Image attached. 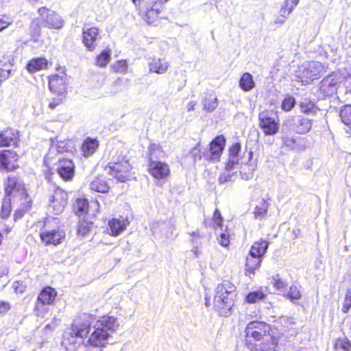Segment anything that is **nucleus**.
Masks as SVG:
<instances>
[{
    "label": "nucleus",
    "mask_w": 351,
    "mask_h": 351,
    "mask_svg": "<svg viewBox=\"0 0 351 351\" xmlns=\"http://www.w3.org/2000/svg\"><path fill=\"white\" fill-rule=\"evenodd\" d=\"M95 315L83 313L77 315L63 334V342L73 345L86 339V345L93 348H104L108 343L117 326L116 318L103 315L95 321Z\"/></svg>",
    "instance_id": "f257e3e1"
},
{
    "label": "nucleus",
    "mask_w": 351,
    "mask_h": 351,
    "mask_svg": "<svg viewBox=\"0 0 351 351\" xmlns=\"http://www.w3.org/2000/svg\"><path fill=\"white\" fill-rule=\"evenodd\" d=\"M282 335L276 326L253 320L244 328L243 343L249 351H277Z\"/></svg>",
    "instance_id": "f03ea898"
},
{
    "label": "nucleus",
    "mask_w": 351,
    "mask_h": 351,
    "mask_svg": "<svg viewBox=\"0 0 351 351\" xmlns=\"http://www.w3.org/2000/svg\"><path fill=\"white\" fill-rule=\"evenodd\" d=\"M237 298V289L230 280H223L215 289L214 307L221 316L227 317L231 313Z\"/></svg>",
    "instance_id": "7ed1b4c3"
},
{
    "label": "nucleus",
    "mask_w": 351,
    "mask_h": 351,
    "mask_svg": "<svg viewBox=\"0 0 351 351\" xmlns=\"http://www.w3.org/2000/svg\"><path fill=\"white\" fill-rule=\"evenodd\" d=\"M109 176L121 182L129 180L134 174L128 157L119 150L112 152L110 161L104 167Z\"/></svg>",
    "instance_id": "20e7f679"
},
{
    "label": "nucleus",
    "mask_w": 351,
    "mask_h": 351,
    "mask_svg": "<svg viewBox=\"0 0 351 351\" xmlns=\"http://www.w3.org/2000/svg\"><path fill=\"white\" fill-rule=\"evenodd\" d=\"M164 152L162 147L156 143H150L147 148V172L156 180H167L171 173L168 163L160 160H156L157 156Z\"/></svg>",
    "instance_id": "39448f33"
},
{
    "label": "nucleus",
    "mask_w": 351,
    "mask_h": 351,
    "mask_svg": "<svg viewBox=\"0 0 351 351\" xmlns=\"http://www.w3.org/2000/svg\"><path fill=\"white\" fill-rule=\"evenodd\" d=\"M57 159L58 167L56 171L60 178L64 182H70L73 180L75 173V165L71 159L60 157L58 152H49L44 159V164L50 168L53 165V160Z\"/></svg>",
    "instance_id": "423d86ee"
},
{
    "label": "nucleus",
    "mask_w": 351,
    "mask_h": 351,
    "mask_svg": "<svg viewBox=\"0 0 351 351\" xmlns=\"http://www.w3.org/2000/svg\"><path fill=\"white\" fill-rule=\"evenodd\" d=\"M4 197L16 199L22 201L24 199L31 198L28 193L26 184L22 179L15 175H9L3 182Z\"/></svg>",
    "instance_id": "0eeeda50"
},
{
    "label": "nucleus",
    "mask_w": 351,
    "mask_h": 351,
    "mask_svg": "<svg viewBox=\"0 0 351 351\" xmlns=\"http://www.w3.org/2000/svg\"><path fill=\"white\" fill-rule=\"evenodd\" d=\"M58 297L57 290L49 286H45L38 293L35 304L34 312L38 316H42L47 311V307L53 306Z\"/></svg>",
    "instance_id": "6e6552de"
},
{
    "label": "nucleus",
    "mask_w": 351,
    "mask_h": 351,
    "mask_svg": "<svg viewBox=\"0 0 351 351\" xmlns=\"http://www.w3.org/2000/svg\"><path fill=\"white\" fill-rule=\"evenodd\" d=\"M258 125L265 136H273L279 132L280 121L272 110H265L258 113Z\"/></svg>",
    "instance_id": "1a4fd4ad"
},
{
    "label": "nucleus",
    "mask_w": 351,
    "mask_h": 351,
    "mask_svg": "<svg viewBox=\"0 0 351 351\" xmlns=\"http://www.w3.org/2000/svg\"><path fill=\"white\" fill-rule=\"evenodd\" d=\"M49 89L51 93L58 96L66 97L69 83L66 80V69L63 68L60 73H53L48 76Z\"/></svg>",
    "instance_id": "9d476101"
},
{
    "label": "nucleus",
    "mask_w": 351,
    "mask_h": 351,
    "mask_svg": "<svg viewBox=\"0 0 351 351\" xmlns=\"http://www.w3.org/2000/svg\"><path fill=\"white\" fill-rule=\"evenodd\" d=\"M165 2L163 0H156L144 10L143 19L149 25H157L164 19Z\"/></svg>",
    "instance_id": "9b49d317"
},
{
    "label": "nucleus",
    "mask_w": 351,
    "mask_h": 351,
    "mask_svg": "<svg viewBox=\"0 0 351 351\" xmlns=\"http://www.w3.org/2000/svg\"><path fill=\"white\" fill-rule=\"evenodd\" d=\"M38 13L44 25L47 28L60 29L64 26L63 19L56 12L46 7H41L38 8Z\"/></svg>",
    "instance_id": "f8f14e48"
},
{
    "label": "nucleus",
    "mask_w": 351,
    "mask_h": 351,
    "mask_svg": "<svg viewBox=\"0 0 351 351\" xmlns=\"http://www.w3.org/2000/svg\"><path fill=\"white\" fill-rule=\"evenodd\" d=\"M341 77L337 74H330L325 77L319 84V93L323 98L330 97L337 94L341 82Z\"/></svg>",
    "instance_id": "ddd939ff"
},
{
    "label": "nucleus",
    "mask_w": 351,
    "mask_h": 351,
    "mask_svg": "<svg viewBox=\"0 0 351 351\" xmlns=\"http://www.w3.org/2000/svg\"><path fill=\"white\" fill-rule=\"evenodd\" d=\"M67 192L60 187H57L50 197L49 208L53 214L59 215L64 211L67 205Z\"/></svg>",
    "instance_id": "4468645a"
},
{
    "label": "nucleus",
    "mask_w": 351,
    "mask_h": 351,
    "mask_svg": "<svg viewBox=\"0 0 351 351\" xmlns=\"http://www.w3.org/2000/svg\"><path fill=\"white\" fill-rule=\"evenodd\" d=\"M39 237L44 245L56 246L64 241L66 234L64 230L58 227L52 230L44 229L40 232Z\"/></svg>",
    "instance_id": "2eb2a0df"
},
{
    "label": "nucleus",
    "mask_w": 351,
    "mask_h": 351,
    "mask_svg": "<svg viewBox=\"0 0 351 351\" xmlns=\"http://www.w3.org/2000/svg\"><path fill=\"white\" fill-rule=\"evenodd\" d=\"M226 140L223 135L215 136L209 143L206 150V160L208 162L219 161L226 146Z\"/></svg>",
    "instance_id": "dca6fc26"
},
{
    "label": "nucleus",
    "mask_w": 351,
    "mask_h": 351,
    "mask_svg": "<svg viewBox=\"0 0 351 351\" xmlns=\"http://www.w3.org/2000/svg\"><path fill=\"white\" fill-rule=\"evenodd\" d=\"M19 154L13 149H0V170L14 171L19 168Z\"/></svg>",
    "instance_id": "f3484780"
},
{
    "label": "nucleus",
    "mask_w": 351,
    "mask_h": 351,
    "mask_svg": "<svg viewBox=\"0 0 351 351\" xmlns=\"http://www.w3.org/2000/svg\"><path fill=\"white\" fill-rule=\"evenodd\" d=\"M319 67L317 62H309L297 75L298 81L303 84H308L319 77Z\"/></svg>",
    "instance_id": "a211bd4d"
},
{
    "label": "nucleus",
    "mask_w": 351,
    "mask_h": 351,
    "mask_svg": "<svg viewBox=\"0 0 351 351\" xmlns=\"http://www.w3.org/2000/svg\"><path fill=\"white\" fill-rule=\"evenodd\" d=\"M82 43L90 51H93L97 47V41L101 38L100 30L97 27L84 28L82 33Z\"/></svg>",
    "instance_id": "6ab92c4d"
},
{
    "label": "nucleus",
    "mask_w": 351,
    "mask_h": 351,
    "mask_svg": "<svg viewBox=\"0 0 351 351\" xmlns=\"http://www.w3.org/2000/svg\"><path fill=\"white\" fill-rule=\"evenodd\" d=\"M128 217L119 215L118 217H112L108 221V234L112 237L119 236L129 225Z\"/></svg>",
    "instance_id": "aec40b11"
},
{
    "label": "nucleus",
    "mask_w": 351,
    "mask_h": 351,
    "mask_svg": "<svg viewBox=\"0 0 351 351\" xmlns=\"http://www.w3.org/2000/svg\"><path fill=\"white\" fill-rule=\"evenodd\" d=\"M20 141L19 131L12 128L0 130V147H16Z\"/></svg>",
    "instance_id": "412c9836"
},
{
    "label": "nucleus",
    "mask_w": 351,
    "mask_h": 351,
    "mask_svg": "<svg viewBox=\"0 0 351 351\" xmlns=\"http://www.w3.org/2000/svg\"><path fill=\"white\" fill-rule=\"evenodd\" d=\"M89 208V201L84 196L77 197L73 199L71 204L72 212L77 216L88 214Z\"/></svg>",
    "instance_id": "4be33fe9"
},
{
    "label": "nucleus",
    "mask_w": 351,
    "mask_h": 351,
    "mask_svg": "<svg viewBox=\"0 0 351 351\" xmlns=\"http://www.w3.org/2000/svg\"><path fill=\"white\" fill-rule=\"evenodd\" d=\"M262 263V258L253 256L252 253L249 252L245 258V274L247 276L251 277L255 274L256 270L258 269Z\"/></svg>",
    "instance_id": "5701e85b"
},
{
    "label": "nucleus",
    "mask_w": 351,
    "mask_h": 351,
    "mask_svg": "<svg viewBox=\"0 0 351 351\" xmlns=\"http://www.w3.org/2000/svg\"><path fill=\"white\" fill-rule=\"evenodd\" d=\"M99 147V141L97 138L86 137L80 146L84 157L88 158L94 154Z\"/></svg>",
    "instance_id": "b1692460"
},
{
    "label": "nucleus",
    "mask_w": 351,
    "mask_h": 351,
    "mask_svg": "<svg viewBox=\"0 0 351 351\" xmlns=\"http://www.w3.org/2000/svg\"><path fill=\"white\" fill-rule=\"evenodd\" d=\"M95 228L96 226H95L93 221L83 218L78 221L77 237L80 239L86 238L93 233Z\"/></svg>",
    "instance_id": "393cba45"
},
{
    "label": "nucleus",
    "mask_w": 351,
    "mask_h": 351,
    "mask_svg": "<svg viewBox=\"0 0 351 351\" xmlns=\"http://www.w3.org/2000/svg\"><path fill=\"white\" fill-rule=\"evenodd\" d=\"M12 63L10 56L7 55L0 56V85L10 75Z\"/></svg>",
    "instance_id": "a878e982"
},
{
    "label": "nucleus",
    "mask_w": 351,
    "mask_h": 351,
    "mask_svg": "<svg viewBox=\"0 0 351 351\" xmlns=\"http://www.w3.org/2000/svg\"><path fill=\"white\" fill-rule=\"evenodd\" d=\"M90 189L95 192L106 193L109 191L110 187L105 176L99 175L90 182Z\"/></svg>",
    "instance_id": "bb28decb"
},
{
    "label": "nucleus",
    "mask_w": 351,
    "mask_h": 351,
    "mask_svg": "<svg viewBox=\"0 0 351 351\" xmlns=\"http://www.w3.org/2000/svg\"><path fill=\"white\" fill-rule=\"evenodd\" d=\"M48 60L42 57L32 58L29 60L25 66L27 71L29 73H35L40 70L48 69Z\"/></svg>",
    "instance_id": "cd10ccee"
},
{
    "label": "nucleus",
    "mask_w": 351,
    "mask_h": 351,
    "mask_svg": "<svg viewBox=\"0 0 351 351\" xmlns=\"http://www.w3.org/2000/svg\"><path fill=\"white\" fill-rule=\"evenodd\" d=\"M149 71L157 74L165 73L169 66V64L162 58H153L149 63Z\"/></svg>",
    "instance_id": "c85d7f7f"
},
{
    "label": "nucleus",
    "mask_w": 351,
    "mask_h": 351,
    "mask_svg": "<svg viewBox=\"0 0 351 351\" xmlns=\"http://www.w3.org/2000/svg\"><path fill=\"white\" fill-rule=\"evenodd\" d=\"M313 121L304 116H299L298 120L294 123L293 130L298 134H304L308 133L312 128Z\"/></svg>",
    "instance_id": "c756f323"
},
{
    "label": "nucleus",
    "mask_w": 351,
    "mask_h": 351,
    "mask_svg": "<svg viewBox=\"0 0 351 351\" xmlns=\"http://www.w3.org/2000/svg\"><path fill=\"white\" fill-rule=\"evenodd\" d=\"M269 244L268 241L261 239L252 243L249 252L252 253L253 256H257L263 258L267 252Z\"/></svg>",
    "instance_id": "7c9ffc66"
},
{
    "label": "nucleus",
    "mask_w": 351,
    "mask_h": 351,
    "mask_svg": "<svg viewBox=\"0 0 351 351\" xmlns=\"http://www.w3.org/2000/svg\"><path fill=\"white\" fill-rule=\"evenodd\" d=\"M21 206L19 208L16 209L13 215V219L14 221H17L21 219L25 214H27L32 206V198L24 199L22 201H19Z\"/></svg>",
    "instance_id": "2f4dec72"
},
{
    "label": "nucleus",
    "mask_w": 351,
    "mask_h": 351,
    "mask_svg": "<svg viewBox=\"0 0 351 351\" xmlns=\"http://www.w3.org/2000/svg\"><path fill=\"white\" fill-rule=\"evenodd\" d=\"M239 87L245 92L252 90L255 87L253 76L248 72L243 73L239 82Z\"/></svg>",
    "instance_id": "473e14b6"
},
{
    "label": "nucleus",
    "mask_w": 351,
    "mask_h": 351,
    "mask_svg": "<svg viewBox=\"0 0 351 351\" xmlns=\"http://www.w3.org/2000/svg\"><path fill=\"white\" fill-rule=\"evenodd\" d=\"M269 203L267 199L263 198L259 203L255 206L253 215L256 219L264 218L268 210Z\"/></svg>",
    "instance_id": "72a5a7b5"
},
{
    "label": "nucleus",
    "mask_w": 351,
    "mask_h": 351,
    "mask_svg": "<svg viewBox=\"0 0 351 351\" xmlns=\"http://www.w3.org/2000/svg\"><path fill=\"white\" fill-rule=\"evenodd\" d=\"M278 323L284 327V331L290 333L291 335H296L298 332V328L296 327V323L291 318H285L279 319Z\"/></svg>",
    "instance_id": "f704fd0d"
},
{
    "label": "nucleus",
    "mask_w": 351,
    "mask_h": 351,
    "mask_svg": "<svg viewBox=\"0 0 351 351\" xmlns=\"http://www.w3.org/2000/svg\"><path fill=\"white\" fill-rule=\"evenodd\" d=\"M217 106V98L215 94H206L203 100V108L206 111L211 112Z\"/></svg>",
    "instance_id": "c9c22d12"
},
{
    "label": "nucleus",
    "mask_w": 351,
    "mask_h": 351,
    "mask_svg": "<svg viewBox=\"0 0 351 351\" xmlns=\"http://www.w3.org/2000/svg\"><path fill=\"white\" fill-rule=\"evenodd\" d=\"M111 59V51L106 49L101 51L95 58V64L99 67H105Z\"/></svg>",
    "instance_id": "e433bc0d"
},
{
    "label": "nucleus",
    "mask_w": 351,
    "mask_h": 351,
    "mask_svg": "<svg viewBox=\"0 0 351 351\" xmlns=\"http://www.w3.org/2000/svg\"><path fill=\"white\" fill-rule=\"evenodd\" d=\"M283 296L292 302L300 300L302 298L300 287L296 284H292Z\"/></svg>",
    "instance_id": "4c0bfd02"
},
{
    "label": "nucleus",
    "mask_w": 351,
    "mask_h": 351,
    "mask_svg": "<svg viewBox=\"0 0 351 351\" xmlns=\"http://www.w3.org/2000/svg\"><path fill=\"white\" fill-rule=\"evenodd\" d=\"M300 108L301 112L306 114H315L319 108L315 105V104L311 101V100H304L300 103Z\"/></svg>",
    "instance_id": "58836bf2"
},
{
    "label": "nucleus",
    "mask_w": 351,
    "mask_h": 351,
    "mask_svg": "<svg viewBox=\"0 0 351 351\" xmlns=\"http://www.w3.org/2000/svg\"><path fill=\"white\" fill-rule=\"evenodd\" d=\"M12 210V199L4 197L0 210V217L3 219H8Z\"/></svg>",
    "instance_id": "ea45409f"
},
{
    "label": "nucleus",
    "mask_w": 351,
    "mask_h": 351,
    "mask_svg": "<svg viewBox=\"0 0 351 351\" xmlns=\"http://www.w3.org/2000/svg\"><path fill=\"white\" fill-rule=\"evenodd\" d=\"M223 222V218L221 214L220 210L218 208H215L211 219V223L209 226H211L215 230H217L218 228L222 230ZM205 226H208L206 222Z\"/></svg>",
    "instance_id": "a19ab883"
},
{
    "label": "nucleus",
    "mask_w": 351,
    "mask_h": 351,
    "mask_svg": "<svg viewBox=\"0 0 351 351\" xmlns=\"http://www.w3.org/2000/svg\"><path fill=\"white\" fill-rule=\"evenodd\" d=\"M339 116L345 125L351 127V104L343 106L340 109Z\"/></svg>",
    "instance_id": "79ce46f5"
},
{
    "label": "nucleus",
    "mask_w": 351,
    "mask_h": 351,
    "mask_svg": "<svg viewBox=\"0 0 351 351\" xmlns=\"http://www.w3.org/2000/svg\"><path fill=\"white\" fill-rule=\"evenodd\" d=\"M190 154L194 161L200 160L202 159L206 160V150L201 147L200 143H197V145L191 149Z\"/></svg>",
    "instance_id": "37998d69"
},
{
    "label": "nucleus",
    "mask_w": 351,
    "mask_h": 351,
    "mask_svg": "<svg viewBox=\"0 0 351 351\" xmlns=\"http://www.w3.org/2000/svg\"><path fill=\"white\" fill-rule=\"evenodd\" d=\"M265 294L261 290L251 291L245 296L247 303L253 304L265 298Z\"/></svg>",
    "instance_id": "c03bdc74"
},
{
    "label": "nucleus",
    "mask_w": 351,
    "mask_h": 351,
    "mask_svg": "<svg viewBox=\"0 0 351 351\" xmlns=\"http://www.w3.org/2000/svg\"><path fill=\"white\" fill-rule=\"evenodd\" d=\"M273 287L278 291H285L287 287V282L284 280L280 274H277L272 276Z\"/></svg>",
    "instance_id": "a18cd8bd"
},
{
    "label": "nucleus",
    "mask_w": 351,
    "mask_h": 351,
    "mask_svg": "<svg viewBox=\"0 0 351 351\" xmlns=\"http://www.w3.org/2000/svg\"><path fill=\"white\" fill-rule=\"evenodd\" d=\"M128 63L125 60H119L111 66V70L115 73H125L128 71Z\"/></svg>",
    "instance_id": "49530a36"
},
{
    "label": "nucleus",
    "mask_w": 351,
    "mask_h": 351,
    "mask_svg": "<svg viewBox=\"0 0 351 351\" xmlns=\"http://www.w3.org/2000/svg\"><path fill=\"white\" fill-rule=\"evenodd\" d=\"M300 0H286L280 10L282 16L289 15L298 5Z\"/></svg>",
    "instance_id": "de8ad7c7"
},
{
    "label": "nucleus",
    "mask_w": 351,
    "mask_h": 351,
    "mask_svg": "<svg viewBox=\"0 0 351 351\" xmlns=\"http://www.w3.org/2000/svg\"><path fill=\"white\" fill-rule=\"evenodd\" d=\"M295 105V100L291 96H287L282 101L281 108L286 112L290 111Z\"/></svg>",
    "instance_id": "09e8293b"
},
{
    "label": "nucleus",
    "mask_w": 351,
    "mask_h": 351,
    "mask_svg": "<svg viewBox=\"0 0 351 351\" xmlns=\"http://www.w3.org/2000/svg\"><path fill=\"white\" fill-rule=\"evenodd\" d=\"M136 10L139 12L144 11L147 7L152 5L156 0H132Z\"/></svg>",
    "instance_id": "8fccbe9b"
},
{
    "label": "nucleus",
    "mask_w": 351,
    "mask_h": 351,
    "mask_svg": "<svg viewBox=\"0 0 351 351\" xmlns=\"http://www.w3.org/2000/svg\"><path fill=\"white\" fill-rule=\"evenodd\" d=\"M230 235L229 230L226 228V230L219 235L218 241L222 246L227 247L230 244Z\"/></svg>",
    "instance_id": "3c124183"
},
{
    "label": "nucleus",
    "mask_w": 351,
    "mask_h": 351,
    "mask_svg": "<svg viewBox=\"0 0 351 351\" xmlns=\"http://www.w3.org/2000/svg\"><path fill=\"white\" fill-rule=\"evenodd\" d=\"M241 149V143L239 142L234 143L232 144L228 149L229 157L238 158L239 153Z\"/></svg>",
    "instance_id": "603ef678"
},
{
    "label": "nucleus",
    "mask_w": 351,
    "mask_h": 351,
    "mask_svg": "<svg viewBox=\"0 0 351 351\" xmlns=\"http://www.w3.org/2000/svg\"><path fill=\"white\" fill-rule=\"evenodd\" d=\"M351 308V289L347 290L344 302L342 306V311L345 313H348Z\"/></svg>",
    "instance_id": "864d4df0"
},
{
    "label": "nucleus",
    "mask_w": 351,
    "mask_h": 351,
    "mask_svg": "<svg viewBox=\"0 0 351 351\" xmlns=\"http://www.w3.org/2000/svg\"><path fill=\"white\" fill-rule=\"evenodd\" d=\"M66 97H58L56 98H53L51 101L49 103V108L51 110H53L58 108L59 106H62L64 103V99Z\"/></svg>",
    "instance_id": "5fc2aeb1"
},
{
    "label": "nucleus",
    "mask_w": 351,
    "mask_h": 351,
    "mask_svg": "<svg viewBox=\"0 0 351 351\" xmlns=\"http://www.w3.org/2000/svg\"><path fill=\"white\" fill-rule=\"evenodd\" d=\"M12 21L11 18L7 15H0V32L8 27Z\"/></svg>",
    "instance_id": "6e6d98bb"
},
{
    "label": "nucleus",
    "mask_w": 351,
    "mask_h": 351,
    "mask_svg": "<svg viewBox=\"0 0 351 351\" xmlns=\"http://www.w3.org/2000/svg\"><path fill=\"white\" fill-rule=\"evenodd\" d=\"M12 306L10 302L7 301H0V315H5L10 311Z\"/></svg>",
    "instance_id": "4d7b16f0"
},
{
    "label": "nucleus",
    "mask_w": 351,
    "mask_h": 351,
    "mask_svg": "<svg viewBox=\"0 0 351 351\" xmlns=\"http://www.w3.org/2000/svg\"><path fill=\"white\" fill-rule=\"evenodd\" d=\"M238 164L239 158L229 157V159L226 162V169L228 171L232 170L234 169L235 165Z\"/></svg>",
    "instance_id": "13d9d810"
},
{
    "label": "nucleus",
    "mask_w": 351,
    "mask_h": 351,
    "mask_svg": "<svg viewBox=\"0 0 351 351\" xmlns=\"http://www.w3.org/2000/svg\"><path fill=\"white\" fill-rule=\"evenodd\" d=\"M339 346L345 351H348L351 350V342L348 339L341 340Z\"/></svg>",
    "instance_id": "bf43d9fd"
},
{
    "label": "nucleus",
    "mask_w": 351,
    "mask_h": 351,
    "mask_svg": "<svg viewBox=\"0 0 351 351\" xmlns=\"http://www.w3.org/2000/svg\"><path fill=\"white\" fill-rule=\"evenodd\" d=\"M231 178V175L229 173H222L219 177V182L220 184H223L226 182L230 181Z\"/></svg>",
    "instance_id": "052dcab7"
},
{
    "label": "nucleus",
    "mask_w": 351,
    "mask_h": 351,
    "mask_svg": "<svg viewBox=\"0 0 351 351\" xmlns=\"http://www.w3.org/2000/svg\"><path fill=\"white\" fill-rule=\"evenodd\" d=\"M283 143L285 146H292L296 143V140L293 138L286 137L283 140Z\"/></svg>",
    "instance_id": "680f3d73"
},
{
    "label": "nucleus",
    "mask_w": 351,
    "mask_h": 351,
    "mask_svg": "<svg viewBox=\"0 0 351 351\" xmlns=\"http://www.w3.org/2000/svg\"><path fill=\"white\" fill-rule=\"evenodd\" d=\"M196 104H197V103L195 101H190L187 105L188 110L191 111V110H194Z\"/></svg>",
    "instance_id": "e2e57ef3"
},
{
    "label": "nucleus",
    "mask_w": 351,
    "mask_h": 351,
    "mask_svg": "<svg viewBox=\"0 0 351 351\" xmlns=\"http://www.w3.org/2000/svg\"><path fill=\"white\" fill-rule=\"evenodd\" d=\"M12 229V227L7 226L3 228V232L1 233L8 234L9 232H11Z\"/></svg>",
    "instance_id": "0e129e2a"
},
{
    "label": "nucleus",
    "mask_w": 351,
    "mask_h": 351,
    "mask_svg": "<svg viewBox=\"0 0 351 351\" xmlns=\"http://www.w3.org/2000/svg\"><path fill=\"white\" fill-rule=\"evenodd\" d=\"M347 82H348V80H346L344 82V85H345L346 88H347L346 93H351V88L347 85Z\"/></svg>",
    "instance_id": "69168bd1"
},
{
    "label": "nucleus",
    "mask_w": 351,
    "mask_h": 351,
    "mask_svg": "<svg viewBox=\"0 0 351 351\" xmlns=\"http://www.w3.org/2000/svg\"><path fill=\"white\" fill-rule=\"evenodd\" d=\"M190 235L192 236V237H199V232H192L191 233H190Z\"/></svg>",
    "instance_id": "338daca9"
},
{
    "label": "nucleus",
    "mask_w": 351,
    "mask_h": 351,
    "mask_svg": "<svg viewBox=\"0 0 351 351\" xmlns=\"http://www.w3.org/2000/svg\"><path fill=\"white\" fill-rule=\"evenodd\" d=\"M206 305L207 306H210V298L207 299L206 302Z\"/></svg>",
    "instance_id": "774afa93"
}]
</instances>
